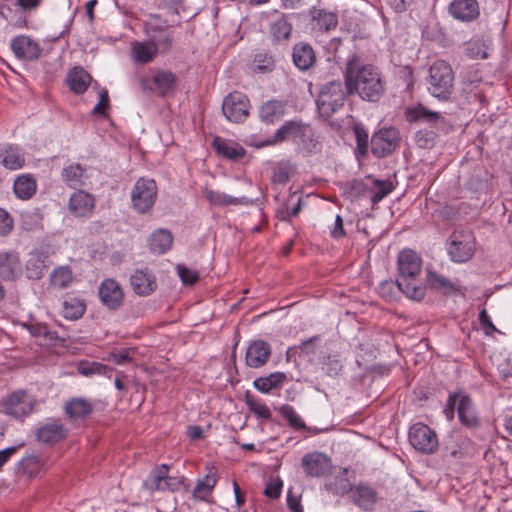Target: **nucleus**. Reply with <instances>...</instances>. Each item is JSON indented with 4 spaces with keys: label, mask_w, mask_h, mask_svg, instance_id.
<instances>
[{
    "label": "nucleus",
    "mask_w": 512,
    "mask_h": 512,
    "mask_svg": "<svg viewBox=\"0 0 512 512\" xmlns=\"http://www.w3.org/2000/svg\"><path fill=\"white\" fill-rule=\"evenodd\" d=\"M344 101L345 92L342 83L333 81L321 89L316 103L319 113L328 118L344 105Z\"/></svg>",
    "instance_id": "obj_6"
},
{
    "label": "nucleus",
    "mask_w": 512,
    "mask_h": 512,
    "mask_svg": "<svg viewBox=\"0 0 512 512\" xmlns=\"http://www.w3.org/2000/svg\"><path fill=\"white\" fill-rule=\"evenodd\" d=\"M398 280L401 291L409 299L421 301L426 295V285L421 281V257L411 249H404L398 255Z\"/></svg>",
    "instance_id": "obj_2"
},
{
    "label": "nucleus",
    "mask_w": 512,
    "mask_h": 512,
    "mask_svg": "<svg viewBox=\"0 0 512 512\" xmlns=\"http://www.w3.org/2000/svg\"><path fill=\"white\" fill-rule=\"evenodd\" d=\"M287 380L288 377L284 372L277 371L270 373L265 377L256 378L253 385L259 392L268 394L273 389L281 388Z\"/></svg>",
    "instance_id": "obj_31"
},
{
    "label": "nucleus",
    "mask_w": 512,
    "mask_h": 512,
    "mask_svg": "<svg viewBox=\"0 0 512 512\" xmlns=\"http://www.w3.org/2000/svg\"><path fill=\"white\" fill-rule=\"evenodd\" d=\"M475 250V238L469 230L454 231L447 246L449 256L454 262L468 261Z\"/></svg>",
    "instance_id": "obj_8"
},
{
    "label": "nucleus",
    "mask_w": 512,
    "mask_h": 512,
    "mask_svg": "<svg viewBox=\"0 0 512 512\" xmlns=\"http://www.w3.org/2000/svg\"><path fill=\"white\" fill-rule=\"evenodd\" d=\"M301 210V198H297V202L293 208H289L288 204H285L281 210L280 213L282 214L281 219L282 220H289L291 217L296 216Z\"/></svg>",
    "instance_id": "obj_62"
},
{
    "label": "nucleus",
    "mask_w": 512,
    "mask_h": 512,
    "mask_svg": "<svg viewBox=\"0 0 512 512\" xmlns=\"http://www.w3.org/2000/svg\"><path fill=\"white\" fill-rule=\"evenodd\" d=\"M301 466L308 477H323L332 468L331 459L321 452H311L303 456Z\"/></svg>",
    "instance_id": "obj_13"
},
{
    "label": "nucleus",
    "mask_w": 512,
    "mask_h": 512,
    "mask_svg": "<svg viewBox=\"0 0 512 512\" xmlns=\"http://www.w3.org/2000/svg\"><path fill=\"white\" fill-rule=\"evenodd\" d=\"M212 147L217 155L231 161H238L246 154V150L242 145L234 140L225 139L220 136L214 137Z\"/></svg>",
    "instance_id": "obj_20"
},
{
    "label": "nucleus",
    "mask_w": 512,
    "mask_h": 512,
    "mask_svg": "<svg viewBox=\"0 0 512 512\" xmlns=\"http://www.w3.org/2000/svg\"><path fill=\"white\" fill-rule=\"evenodd\" d=\"M86 310L83 300L76 297H68L62 303V315L68 320L81 318Z\"/></svg>",
    "instance_id": "obj_40"
},
{
    "label": "nucleus",
    "mask_w": 512,
    "mask_h": 512,
    "mask_svg": "<svg viewBox=\"0 0 512 512\" xmlns=\"http://www.w3.org/2000/svg\"><path fill=\"white\" fill-rule=\"evenodd\" d=\"M132 350L131 349H122L118 352L110 353L108 360L113 361L117 365H122L128 363L132 360L131 357Z\"/></svg>",
    "instance_id": "obj_56"
},
{
    "label": "nucleus",
    "mask_w": 512,
    "mask_h": 512,
    "mask_svg": "<svg viewBox=\"0 0 512 512\" xmlns=\"http://www.w3.org/2000/svg\"><path fill=\"white\" fill-rule=\"evenodd\" d=\"M19 467L28 476H36L42 468L40 459L35 455H28L19 462Z\"/></svg>",
    "instance_id": "obj_47"
},
{
    "label": "nucleus",
    "mask_w": 512,
    "mask_h": 512,
    "mask_svg": "<svg viewBox=\"0 0 512 512\" xmlns=\"http://www.w3.org/2000/svg\"><path fill=\"white\" fill-rule=\"evenodd\" d=\"M345 84L349 93H356L361 99L371 102L377 101L384 91L379 71L370 64H361L356 55L347 62Z\"/></svg>",
    "instance_id": "obj_1"
},
{
    "label": "nucleus",
    "mask_w": 512,
    "mask_h": 512,
    "mask_svg": "<svg viewBox=\"0 0 512 512\" xmlns=\"http://www.w3.org/2000/svg\"><path fill=\"white\" fill-rule=\"evenodd\" d=\"M271 345L264 340L252 341L245 353V363L248 367L258 369L263 367L270 359Z\"/></svg>",
    "instance_id": "obj_16"
},
{
    "label": "nucleus",
    "mask_w": 512,
    "mask_h": 512,
    "mask_svg": "<svg viewBox=\"0 0 512 512\" xmlns=\"http://www.w3.org/2000/svg\"><path fill=\"white\" fill-rule=\"evenodd\" d=\"M172 243V234L168 230L159 229L150 236L149 249L152 253L163 254L171 248Z\"/></svg>",
    "instance_id": "obj_36"
},
{
    "label": "nucleus",
    "mask_w": 512,
    "mask_h": 512,
    "mask_svg": "<svg viewBox=\"0 0 512 512\" xmlns=\"http://www.w3.org/2000/svg\"><path fill=\"white\" fill-rule=\"evenodd\" d=\"M429 92L440 100H447L453 91L454 73L445 60H436L429 68Z\"/></svg>",
    "instance_id": "obj_3"
},
{
    "label": "nucleus",
    "mask_w": 512,
    "mask_h": 512,
    "mask_svg": "<svg viewBox=\"0 0 512 512\" xmlns=\"http://www.w3.org/2000/svg\"><path fill=\"white\" fill-rule=\"evenodd\" d=\"M36 399L25 390L10 393L0 403V411L16 420L23 421L34 411Z\"/></svg>",
    "instance_id": "obj_4"
},
{
    "label": "nucleus",
    "mask_w": 512,
    "mask_h": 512,
    "mask_svg": "<svg viewBox=\"0 0 512 512\" xmlns=\"http://www.w3.org/2000/svg\"><path fill=\"white\" fill-rule=\"evenodd\" d=\"M13 228V220L11 216L0 208V235L4 236L11 232Z\"/></svg>",
    "instance_id": "obj_59"
},
{
    "label": "nucleus",
    "mask_w": 512,
    "mask_h": 512,
    "mask_svg": "<svg viewBox=\"0 0 512 512\" xmlns=\"http://www.w3.org/2000/svg\"><path fill=\"white\" fill-rule=\"evenodd\" d=\"M315 26L319 30L329 31L337 26L338 20L336 14L332 12H319L315 17Z\"/></svg>",
    "instance_id": "obj_49"
},
{
    "label": "nucleus",
    "mask_w": 512,
    "mask_h": 512,
    "mask_svg": "<svg viewBox=\"0 0 512 512\" xmlns=\"http://www.w3.org/2000/svg\"><path fill=\"white\" fill-rule=\"evenodd\" d=\"M109 106V95L107 90H102L99 95V101L93 108V114L104 115Z\"/></svg>",
    "instance_id": "obj_61"
},
{
    "label": "nucleus",
    "mask_w": 512,
    "mask_h": 512,
    "mask_svg": "<svg viewBox=\"0 0 512 512\" xmlns=\"http://www.w3.org/2000/svg\"><path fill=\"white\" fill-rule=\"evenodd\" d=\"M247 404L250 411L258 418L264 420H269L271 418L272 413L264 402L259 400H249Z\"/></svg>",
    "instance_id": "obj_54"
},
{
    "label": "nucleus",
    "mask_w": 512,
    "mask_h": 512,
    "mask_svg": "<svg viewBox=\"0 0 512 512\" xmlns=\"http://www.w3.org/2000/svg\"><path fill=\"white\" fill-rule=\"evenodd\" d=\"M399 133L395 128H384L376 132L371 139V151L378 158L391 154L398 146Z\"/></svg>",
    "instance_id": "obj_12"
},
{
    "label": "nucleus",
    "mask_w": 512,
    "mask_h": 512,
    "mask_svg": "<svg viewBox=\"0 0 512 512\" xmlns=\"http://www.w3.org/2000/svg\"><path fill=\"white\" fill-rule=\"evenodd\" d=\"M312 136V129L300 121H287L266 141L267 145H275L284 141H292L297 145H306Z\"/></svg>",
    "instance_id": "obj_7"
},
{
    "label": "nucleus",
    "mask_w": 512,
    "mask_h": 512,
    "mask_svg": "<svg viewBox=\"0 0 512 512\" xmlns=\"http://www.w3.org/2000/svg\"><path fill=\"white\" fill-rule=\"evenodd\" d=\"M11 49L17 58L23 60H35L39 58L42 51L37 42L25 35L13 38Z\"/></svg>",
    "instance_id": "obj_19"
},
{
    "label": "nucleus",
    "mask_w": 512,
    "mask_h": 512,
    "mask_svg": "<svg viewBox=\"0 0 512 512\" xmlns=\"http://www.w3.org/2000/svg\"><path fill=\"white\" fill-rule=\"evenodd\" d=\"M325 365L329 375H337L341 370L340 362L335 357L330 355L327 357Z\"/></svg>",
    "instance_id": "obj_63"
},
{
    "label": "nucleus",
    "mask_w": 512,
    "mask_h": 512,
    "mask_svg": "<svg viewBox=\"0 0 512 512\" xmlns=\"http://www.w3.org/2000/svg\"><path fill=\"white\" fill-rule=\"evenodd\" d=\"M458 416L463 425L468 428H476L478 426V417L471 409V400L467 396H461L457 406Z\"/></svg>",
    "instance_id": "obj_39"
},
{
    "label": "nucleus",
    "mask_w": 512,
    "mask_h": 512,
    "mask_svg": "<svg viewBox=\"0 0 512 512\" xmlns=\"http://www.w3.org/2000/svg\"><path fill=\"white\" fill-rule=\"evenodd\" d=\"M464 55L469 59H476L480 54V41L472 39L466 42L463 46Z\"/></svg>",
    "instance_id": "obj_57"
},
{
    "label": "nucleus",
    "mask_w": 512,
    "mask_h": 512,
    "mask_svg": "<svg viewBox=\"0 0 512 512\" xmlns=\"http://www.w3.org/2000/svg\"><path fill=\"white\" fill-rule=\"evenodd\" d=\"M287 506L292 512H303L300 498L291 493L287 496Z\"/></svg>",
    "instance_id": "obj_64"
},
{
    "label": "nucleus",
    "mask_w": 512,
    "mask_h": 512,
    "mask_svg": "<svg viewBox=\"0 0 512 512\" xmlns=\"http://www.w3.org/2000/svg\"><path fill=\"white\" fill-rule=\"evenodd\" d=\"M427 284L435 291L444 295H453L458 292V285L444 275L435 271L427 272Z\"/></svg>",
    "instance_id": "obj_30"
},
{
    "label": "nucleus",
    "mask_w": 512,
    "mask_h": 512,
    "mask_svg": "<svg viewBox=\"0 0 512 512\" xmlns=\"http://www.w3.org/2000/svg\"><path fill=\"white\" fill-rule=\"evenodd\" d=\"M254 71L258 73H266L272 71L274 62L270 56L264 53H258L255 55L254 60Z\"/></svg>",
    "instance_id": "obj_52"
},
{
    "label": "nucleus",
    "mask_w": 512,
    "mask_h": 512,
    "mask_svg": "<svg viewBox=\"0 0 512 512\" xmlns=\"http://www.w3.org/2000/svg\"><path fill=\"white\" fill-rule=\"evenodd\" d=\"M158 46L152 41L146 42H134L132 43L131 54L135 62L146 64L156 57L158 52Z\"/></svg>",
    "instance_id": "obj_32"
},
{
    "label": "nucleus",
    "mask_w": 512,
    "mask_h": 512,
    "mask_svg": "<svg viewBox=\"0 0 512 512\" xmlns=\"http://www.w3.org/2000/svg\"><path fill=\"white\" fill-rule=\"evenodd\" d=\"M36 436L40 442L55 444L65 437V428L61 423L52 421L42 425L37 430Z\"/></svg>",
    "instance_id": "obj_29"
},
{
    "label": "nucleus",
    "mask_w": 512,
    "mask_h": 512,
    "mask_svg": "<svg viewBox=\"0 0 512 512\" xmlns=\"http://www.w3.org/2000/svg\"><path fill=\"white\" fill-rule=\"evenodd\" d=\"M23 272L19 253L0 251V279L7 282L18 280Z\"/></svg>",
    "instance_id": "obj_15"
},
{
    "label": "nucleus",
    "mask_w": 512,
    "mask_h": 512,
    "mask_svg": "<svg viewBox=\"0 0 512 512\" xmlns=\"http://www.w3.org/2000/svg\"><path fill=\"white\" fill-rule=\"evenodd\" d=\"M98 295L103 305L111 310L121 306L124 293L119 283L114 279H105L98 288Z\"/></svg>",
    "instance_id": "obj_17"
},
{
    "label": "nucleus",
    "mask_w": 512,
    "mask_h": 512,
    "mask_svg": "<svg viewBox=\"0 0 512 512\" xmlns=\"http://www.w3.org/2000/svg\"><path fill=\"white\" fill-rule=\"evenodd\" d=\"M374 184L375 190L371 195V202L373 204H377L380 201H382L386 196H388L392 192L394 188L390 181L376 180Z\"/></svg>",
    "instance_id": "obj_51"
},
{
    "label": "nucleus",
    "mask_w": 512,
    "mask_h": 512,
    "mask_svg": "<svg viewBox=\"0 0 512 512\" xmlns=\"http://www.w3.org/2000/svg\"><path fill=\"white\" fill-rule=\"evenodd\" d=\"M482 331L486 336H492L494 333L502 334V332L494 326L485 309H482Z\"/></svg>",
    "instance_id": "obj_60"
},
{
    "label": "nucleus",
    "mask_w": 512,
    "mask_h": 512,
    "mask_svg": "<svg viewBox=\"0 0 512 512\" xmlns=\"http://www.w3.org/2000/svg\"><path fill=\"white\" fill-rule=\"evenodd\" d=\"M282 487H283L282 481H280V480L270 481L267 483V485L265 487L264 494L268 498L277 499L281 495Z\"/></svg>",
    "instance_id": "obj_58"
},
{
    "label": "nucleus",
    "mask_w": 512,
    "mask_h": 512,
    "mask_svg": "<svg viewBox=\"0 0 512 512\" xmlns=\"http://www.w3.org/2000/svg\"><path fill=\"white\" fill-rule=\"evenodd\" d=\"M91 83V76L82 67L71 68L66 76V84L75 94H83Z\"/></svg>",
    "instance_id": "obj_25"
},
{
    "label": "nucleus",
    "mask_w": 512,
    "mask_h": 512,
    "mask_svg": "<svg viewBox=\"0 0 512 512\" xmlns=\"http://www.w3.org/2000/svg\"><path fill=\"white\" fill-rule=\"evenodd\" d=\"M203 195L205 199L209 202V204L213 206H238V205H247L250 203L249 199L245 196L234 197L228 195L225 192L219 190H213L206 188L203 191Z\"/></svg>",
    "instance_id": "obj_26"
},
{
    "label": "nucleus",
    "mask_w": 512,
    "mask_h": 512,
    "mask_svg": "<svg viewBox=\"0 0 512 512\" xmlns=\"http://www.w3.org/2000/svg\"><path fill=\"white\" fill-rule=\"evenodd\" d=\"M145 32L150 41L157 44L159 49L167 50L172 42L169 25L160 17L153 15L145 25Z\"/></svg>",
    "instance_id": "obj_14"
},
{
    "label": "nucleus",
    "mask_w": 512,
    "mask_h": 512,
    "mask_svg": "<svg viewBox=\"0 0 512 512\" xmlns=\"http://www.w3.org/2000/svg\"><path fill=\"white\" fill-rule=\"evenodd\" d=\"M353 486L345 476H342L337 477L334 482L327 484V489L333 494L343 495L348 493L350 495V488Z\"/></svg>",
    "instance_id": "obj_53"
},
{
    "label": "nucleus",
    "mask_w": 512,
    "mask_h": 512,
    "mask_svg": "<svg viewBox=\"0 0 512 512\" xmlns=\"http://www.w3.org/2000/svg\"><path fill=\"white\" fill-rule=\"evenodd\" d=\"M409 442L416 450L425 454L434 453L438 449L435 432L422 423H416L410 427Z\"/></svg>",
    "instance_id": "obj_11"
},
{
    "label": "nucleus",
    "mask_w": 512,
    "mask_h": 512,
    "mask_svg": "<svg viewBox=\"0 0 512 512\" xmlns=\"http://www.w3.org/2000/svg\"><path fill=\"white\" fill-rule=\"evenodd\" d=\"M350 499L357 507L371 511L378 501V494L373 487L359 483L350 488Z\"/></svg>",
    "instance_id": "obj_18"
},
{
    "label": "nucleus",
    "mask_w": 512,
    "mask_h": 512,
    "mask_svg": "<svg viewBox=\"0 0 512 512\" xmlns=\"http://www.w3.org/2000/svg\"><path fill=\"white\" fill-rule=\"evenodd\" d=\"M77 371L79 374L86 377L93 375L109 376L112 372V368L99 362L80 361L77 365Z\"/></svg>",
    "instance_id": "obj_42"
},
{
    "label": "nucleus",
    "mask_w": 512,
    "mask_h": 512,
    "mask_svg": "<svg viewBox=\"0 0 512 512\" xmlns=\"http://www.w3.org/2000/svg\"><path fill=\"white\" fill-rule=\"evenodd\" d=\"M250 101L248 97L238 91L229 93L223 100L222 111L227 120L240 123L249 115Z\"/></svg>",
    "instance_id": "obj_10"
},
{
    "label": "nucleus",
    "mask_w": 512,
    "mask_h": 512,
    "mask_svg": "<svg viewBox=\"0 0 512 512\" xmlns=\"http://www.w3.org/2000/svg\"><path fill=\"white\" fill-rule=\"evenodd\" d=\"M479 71L478 63L465 66L463 71L464 91L467 93H473L475 97H478V92L475 90L478 89L480 84Z\"/></svg>",
    "instance_id": "obj_41"
},
{
    "label": "nucleus",
    "mask_w": 512,
    "mask_h": 512,
    "mask_svg": "<svg viewBox=\"0 0 512 512\" xmlns=\"http://www.w3.org/2000/svg\"><path fill=\"white\" fill-rule=\"evenodd\" d=\"M158 188L155 180L141 177L134 184L131 191L133 208L139 213L149 212L157 199Z\"/></svg>",
    "instance_id": "obj_5"
},
{
    "label": "nucleus",
    "mask_w": 512,
    "mask_h": 512,
    "mask_svg": "<svg viewBox=\"0 0 512 512\" xmlns=\"http://www.w3.org/2000/svg\"><path fill=\"white\" fill-rule=\"evenodd\" d=\"M83 168L79 164H71L63 168L61 176L70 187L75 188L82 184Z\"/></svg>",
    "instance_id": "obj_43"
},
{
    "label": "nucleus",
    "mask_w": 512,
    "mask_h": 512,
    "mask_svg": "<svg viewBox=\"0 0 512 512\" xmlns=\"http://www.w3.org/2000/svg\"><path fill=\"white\" fill-rule=\"evenodd\" d=\"M72 280V271L66 266L56 268L50 275L52 286L60 289L68 287Z\"/></svg>",
    "instance_id": "obj_44"
},
{
    "label": "nucleus",
    "mask_w": 512,
    "mask_h": 512,
    "mask_svg": "<svg viewBox=\"0 0 512 512\" xmlns=\"http://www.w3.org/2000/svg\"><path fill=\"white\" fill-rule=\"evenodd\" d=\"M292 56L295 66L300 70H308L316 62L315 51L306 43L295 44Z\"/></svg>",
    "instance_id": "obj_28"
},
{
    "label": "nucleus",
    "mask_w": 512,
    "mask_h": 512,
    "mask_svg": "<svg viewBox=\"0 0 512 512\" xmlns=\"http://www.w3.org/2000/svg\"><path fill=\"white\" fill-rule=\"evenodd\" d=\"M155 89L160 95H166L176 86V76L170 71L160 70L152 78Z\"/></svg>",
    "instance_id": "obj_38"
},
{
    "label": "nucleus",
    "mask_w": 512,
    "mask_h": 512,
    "mask_svg": "<svg viewBox=\"0 0 512 512\" xmlns=\"http://www.w3.org/2000/svg\"><path fill=\"white\" fill-rule=\"evenodd\" d=\"M37 189V182L31 174L18 176L13 183V190L17 198L21 200L30 199Z\"/></svg>",
    "instance_id": "obj_34"
},
{
    "label": "nucleus",
    "mask_w": 512,
    "mask_h": 512,
    "mask_svg": "<svg viewBox=\"0 0 512 512\" xmlns=\"http://www.w3.org/2000/svg\"><path fill=\"white\" fill-rule=\"evenodd\" d=\"M177 272L181 281L186 285H193L199 279V275L196 271L191 270L183 265L177 266Z\"/></svg>",
    "instance_id": "obj_55"
},
{
    "label": "nucleus",
    "mask_w": 512,
    "mask_h": 512,
    "mask_svg": "<svg viewBox=\"0 0 512 512\" xmlns=\"http://www.w3.org/2000/svg\"><path fill=\"white\" fill-rule=\"evenodd\" d=\"M133 291L141 296L151 294L157 287L156 278L147 270H136L130 278Z\"/></svg>",
    "instance_id": "obj_23"
},
{
    "label": "nucleus",
    "mask_w": 512,
    "mask_h": 512,
    "mask_svg": "<svg viewBox=\"0 0 512 512\" xmlns=\"http://www.w3.org/2000/svg\"><path fill=\"white\" fill-rule=\"evenodd\" d=\"M94 198L84 191L75 192L69 200V208L78 217L89 216L94 208Z\"/></svg>",
    "instance_id": "obj_27"
},
{
    "label": "nucleus",
    "mask_w": 512,
    "mask_h": 512,
    "mask_svg": "<svg viewBox=\"0 0 512 512\" xmlns=\"http://www.w3.org/2000/svg\"><path fill=\"white\" fill-rule=\"evenodd\" d=\"M450 14L460 21H471L479 14L477 0H453L449 5Z\"/></svg>",
    "instance_id": "obj_21"
},
{
    "label": "nucleus",
    "mask_w": 512,
    "mask_h": 512,
    "mask_svg": "<svg viewBox=\"0 0 512 512\" xmlns=\"http://www.w3.org/2000/svg\"><path fill=\"white\" fill-rule=\"evenodd\" d=\"M408 119L411 121L425 120L429 123L436 122L439 119V114L428 110L422 105H418L408 111Z\"/></svg>",
    "instance_id": "obj_45"
},
{
    "label": "nucleus",
    "mask_w": 512,
    "mask_h": 512,
    "mask_svg": "<svg viewBox=\"0 0 512 512\" xmlns=\"http://www.w3.org/2000/svg\"><path fill=\"white\" fill-rule=\"evenodd\" d=\"M93 411V405L84 398H73L65 405L66 414L73 419H82L89 416Z\"/></svg>",
    "instance_id": "obj_37"
},
{
    "label": "nucleus",
    "mask_w": 512,
    "mask_h": 512,
    "mask_svg": "<svg viewBox=\"0 0 512 512\" xmlns=\"http://www.w3.org/2000/svg\"><path fill=\"white\" fill-rule=\"evenodd\" d=\"M182 478L169 476V466L162 464L156 466L149 474L147 479L143 482V487L153 492H174L178 490L183 482Z\"/></svg>",
    "instance_id": "obj_9"
},
{
    "label": "nucleus",
    "mask_w": 512,
    "mask_h": 512,
    "mask_svg": "<svg viewBox=\"0 0 512 512\" xmlns=\"http://www.w3.org/2000/svg\"><path fill=\"white\" fill-rule=\"evenodd\" d=\"M379 294L382 298L386 300H395L397 295L401 291L399 280H385L382 281L378 287Z\"/></svg>",
    "instance_id": "obj_46"
},
{
    "label": "nucleus",
    "mask_w": 512,
    "mask_h": 512,
    "mask_svg": "<svg viewBox=\"0 0 512 512\" xmlns=\"http://www.w3.org/2000/svg\"><path fill=\"white\" fill-rule=\"evenodd\" d=\"M217 482V471L212 467L204 477L197 479L196 486L192 492L193 499L197 501H208Z\"/></svg>",
    "instance_id": "obj_24"
},
{
    "label": "nucleus",
    "mask_w": 512,
    "mask_h": 512,
    "mask_svg": "<svg viewBox=\"0 0 512 512\" xmlns=\"http://www.w3.org/2000/svg\"><path fill=\"white\" fill-rule=\"evenodd\" d=\"M48 256L41 252L31 253L25 265L26 276L29 279H40L48 267Z\"/></svg>",
    "instance_id": "obj_35"
},
{
    "label": "nucleus",
    "mask_w": 512,
    "mask_h": 512,
    "mask_svg": "<svg viewBox=\"0 0 512 512\" xmlns=\"http://www.w3.org/2000/svg\"><path fill=\"white\" fill-rule=\"evenodd\" d=\"M285 115V103L278 100L265 102L259 111V117L266 124H273Z\"/></svg>",
    "instance_id": "obj_33"
},
{
    "label": "nucleus",
    "mask_w": 512,
    "mask_h": 512,
    "mask_svg": "<svg viewBox=\"0 0 512 512\" xmlns=\"http://www.w3.org/2000/svg\"><path fill=\"white\" fill-rule=\"evenodd\" d=\"M291 32L292 26L285 19H279L271 25V33L277 40L289 39Z\"/></svg>",
    "instance_id": "obj_50"
},
{
    "label": "nucleus",
    "mask_w": 512,
    "mask_h": 512,
    "mask_svg": "<svg viewBox=\"0 0 512 512\" xmlns=\"http://www.w3.org/2000/svg\"><path fill=\"white\" fill-rule=\"evenodd\" d=\"M282 416L288 421L289 425L296 429L302 430L306 428L304 420L301 416L296 412V410L289 405H284L281 408Z\"/></svg>",
    "instance_id": "obj_48"
},
{
    "label": "nucleus",
    "mask_w": 512,
    "mask_h": 512,
    "mask_svg": "<svg viewBox=\"0 0 512 512\" xmlns=\"http://www.w3.org/2000/svg\"><path fill=\"white\" fill-rule=\"evenodd\" d=\"M0 164L8 170H18L25 165V156L20 148L13 144L0 147Z\"/></svg>",
    "instance_id": "obj_22"
}]
</instances>
